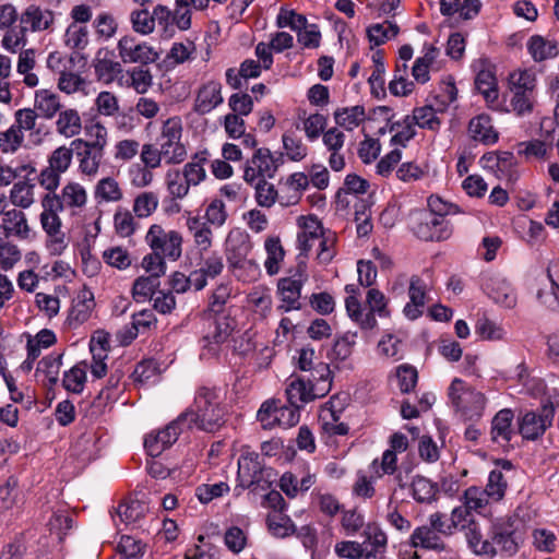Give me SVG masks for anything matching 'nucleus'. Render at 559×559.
<instances>
[{
	"label": "nucleus",
	"instance_id": "nucleus-1",
	"mask_svg": "<svg viewBox=\"0 0 559 559\" xmlns=\"http://www.w3.org/2000/svg\"><path fill=\"white\" fill-rule=\"evenodd\" d=\"M219 389L201 386L197 390L193 404L182 414H187L186 428L214 432L225 423V407L222 404Z\"/></svg>",
	"mask_w": 559,
	"mask_h": 559
},
{
	"label": "nucleus",
	"instance_id": "nucleus-2",
	"mask_svg": "<svg viewBox=\"0 0 559 559\" xmlns=\"http://www.w3.org/2000/svg\"><path fill=\"white\" fill-rule=\"evenodd\" d=\"M318 377L305 379L292 374L286 380L285 395L287 403L304 408L306 404L317 399L324 397L332 388L331 369L328 364L317 367Z\"/></svg>",
	"mask_w": 559,
	"mask_h": 559
},
{
	"label": "nucleus",
	"instance_id": "nucleus-3",
	"mask_svg": "<svg viewBox=\"0 0 559 559\" xmlns=\"http://www.w3.org/2000/svg\"><path fill=\"white\" fill-rule=\"evenodd\" d=\"M527 531L528 526L519 511L511 516L495 520L490 526L489 537L496 555L499 552L508 557L514 556L523 545Z\"/></svg>",
	"mask_w": 559,
	"mask_h": 559
},
{
	"label": "nucleus",
	"instance_id": "nucleus-4",
	"mask_svg": "<svg viewBox=\"0 0 559 559\" xmlns=\"http://www.w3.org/2000/svg\"><path fill=\"white\" fill-rule=\"evenodd\" d=\"M449 399L457 413L466 420L479 419L485 411V395L455 378L448 390Z\"/></svg>",
	"mask_w": 559,
	"mask_h": 559
},
{
	"label": "nucleus",
	"instance_id": "nucleus-5",
	"mask_svg": "<svg viewBox=\"0 0 559 559\" xmlns=\"http://www.w3.org/2000/svg\"><path fill=\"white\" fill-rule=\"evenodd\" d=\"M182 122L179 117L168 118L162 126L157 145L165 155V163L176 165L182 163L187 157V150L181 143Z\"/></svg>",
	"mask_w": 559,
	"mask_h": 559
},
{
	"label": "nucleus",
	"instance_id": "nucleus-6",
	"mask_svg": "<svg viewBox=\"0 0 559 559\" xmlns=\"http://www.w3.org/2000/svg\"><path fill=\"white\" fill-rule=\"evenodd\" d=\"M144 239L151 251L167 257L169 261H177L182 254V236L175 229L166 230L162 225L153 224Z\"/></svg>",
	"mask_w": 559,
	"mask_h": 559
},
{
	"label": "nucleus",
	"instance_id": "nucleus-7",
	"mask_svg": "<svg viewBox=\"0 0 559 559\" xmlns=\"http://www.w3.org/2000/svg\"><path fill=\"white\" fill-rule=\"evenodd\" d=\"M554 417L555 406L551 402L537 409L526 411L518 418L519 433L525 440H537L551 427Z\"/></svg>",
	"mask_w": 559,
	"mask_h": 559
},
{
	"label": "nucleus",
	"instance_id": "nucleus-8",
	"mask_svg": "<svg viewBox=\"0 0 559 559\" xmlns=\"http://www.w3.org/2000/svg\"><path fill=\"white\" fill-rule=\"evenodd\" d=\"M412 231L424 241H441L451 235L449 222L445 218L424 211L412 215Z\"/></svg>",
	"mask_w": 559,
	"mask_h": 559
},
{
	"label": "nucleus",
	"instance_id": "nucleus-9",
	"mask_svg": "<svg viewBox=\"0 0 559 559\" xmlns=\"http://www.w3.org/2000/svg\"><path fill=\"white\" fill-rule=\"evenodd\" d=\"M282 163V155L275 157L266 147L257 148L246 163L243 179L253 185L257 180L273 178Z\"/></svg>",
	"mask_w": 559,
	"mask_h": 559
},
{
	"label": "nucleus",
	"instance_id": "nucleus-10",
	"mask_svg": "<svg viewBox=\"0 0 559 559\" xmlns=\"http://www.w3.org/2000/svg\"><path fill=\"white\" fill-rule=\"evenodd\" d=\"M187 414H180L165 428L151 431L144 439V448L152 457L160 455L171 447L186 428Z\"/></svg>",
	"mask_w": 559,
	"mask_h": 559
},
{
	"label": "nucleus",
	"instance_id": "nucleus-11",
	"mask_svg": "<svg viewBox=\"0 0 559 559\" xmlns=\"http://www.w3.org/2000/svg\"><path fill=\"white\" fill-rule=\"evenodd\" d=\"M117 49L123 63L146 66L159 59V52L153 46L130 35L119 39Z\"/></svg>",
	"mask_w": 559,
	"mask_h": 559
},
{
	"label": "nucleus",
	"instance_id": "nucleus-12",
	"mask_svg": "<svg viewBox=\"0 0 559 559\" xmlns=\"http://www.w3.org/2000/svg\"><path fill=\"white\" fill-rule=\"evenodd\" d=\"M397 457L393 451H384L381 462L373 460L366 471L359 472L354 489H373L377 479L384 475H392L396 471Z\"/></svg>",
	"mask_w": 559,
	"mask_h": 559
},
{
	"label": "nucleus",
	"instance_id": "nucleus-13",
	"mask_svg": "<svg viewBox=\"0 0 559 559\" xmlns=\"http://www.w3.org/2000/svg\"><path fill=\"white\" fill-rule=\"evenodd\" d=\"M74 153L79 160V168L82 174L88 177H95L105 156V147L92 145L84 139L78 138L71 142Z\"/></svg>",
	"mask_w": 559,
	"mask_h": 559
},
{
	"label": "nucleus",
	"instance_id": "nucleus-14",
	"mask_svg": "<svg viewBox=\"0 0 559 559\" xmlns=\"http://www.w3.org/2000/svg\"><path fill=\"white\" fill-rule=\"evenodd\" d=\"M559 265L554 263L547 269L546 274L537 278L536 299L552 311L559 310Z\"/></svg>",
	"mask_w": 559,
	"mask_h": 559
},
{
	"label": "nucleus",
	"instance_id": "nucleus-15",
	"mask_svg": "<svg viewBox=\"0 0 559 559\" xmlns=\"http://www.w3.org/2000/svg\"><path fill=\"white\" fill-rule=\"evenodd\" d=\"M209 331L202 337L203 350L217 356L221 346L226 343L234 331V320L229 316L212 318Z\"/></svg>",
	"mask_w": 559,
	"mask_h": 559
},
{
	"label": "nucleus",
	"instance_id": "nucleus-16",
	"mask_svg": "<svg viewBox=\"0 0 559 559\" xmlns=\"http://www.w3.org/2000/svg\"><path fill=\"white\" fill-rule=\"evenodd\" d=\"M227 262L231 267H242L252 249L250 236L240 228L231 229L225 241Z\"/></svg>",
	"mask_w": 559,
	"mask_h": 559
},
{
	"label": "nucleus",
	"instance_id": "nucleus-17",
	"mask_svg": "<svg viewBox=\"0 0 559 559\" xmlns=\"http://www.w3.org/2000/svg\"><path fill=\"white\" fill-rule=\"evenodd\" d=\"M345 140V133L337 127H332L323 133L322 142L330 153L328 163L330 168L334 171H342L346 166L345 155L343 153Z\"/></svg>",
	"mask_w": 559,
	"mask_h": 559
},
{
	"label": "nucleus",
	"instance_id": "nucleus-18",
	"mask_svg": "<svg viewBox=\"0 0 559 559\" xmlns=\"http://www.w3.org/2000/svg\"><path fill=\"white\" fill-rule=\"evenodd\" d=\"M305 280L298 277H285L278 281L277 293L281 297V305L277 307L283 312L301 309L300 297Z\"/></svg>",
	"mask_w": 559,
	"mask_h": 559
},
{
	"label": "nucleus",
	"instance_id": "nucleus-19",
	"mask_svg": "<svg viewBox=\"0 0 559 559\" xmlns=\"http://www.w3.org/2000/svg\"><path fill=\"white\" fill-rule=\"evenodd\" d=\"M428 285L419 275H412L408 285L409 301L404 306L403 313L409 320H416L423 314L426 305Z\"/></svg>",
	"mask_w": 559,
	"mask_h": 559
},
{
	"label": "nucleus",
	"instance_id": "nucleus-20",
	"mask_svg": "<svg viewBox=\"0 0 559 559\" xmlns=\"http://www.w3.org/2000/svg\"><path fill=\"white\" fill-rule=\"evenodd\" d=\"M23 32H44L51 28L55 22V13L48 9H41L39 5H28L20 17Z\"/></svg>",
	"mask_w": 559,
	"mask_h": 559
},
{
	"label": "nucleus",
	"instance_id": "nucleus-21",
	"mask_svg": "<svg viewBox=\"0 0 559 559\" xmlns=\"http://www.w3.org/2000/svg\"><path fill=\"white\" fill-rule=\"evenodd\" d=\"M223 100L222 84L218 81H209L199 87L193 110L199 115H206L219 106Z\"/></svg>",
	"mask_w": 559,
	"mask_h": 559
},
{
	"label": "nucleus",
	"instance_id": "nucleus-22",
	"mask_svg": "<svg viewBox=\"0 0 559 559\" xmlns=\"http://www.w3.org/2000/svg\"><path fill=\"white\" fill-rule=\"evenodd\" d=\"M365 559H383L388 546V536L384 531L373 522L367 523L364 532Z\"/></svg>",
	"mask_w": 559,
	"mask_h": 559
},
{
	"label": "nucleus",
	"instance_id": "nucleus-23",
	"mask_svg": "<svg viewBox=\"0 0 559 559\" xmlns=\"http://www.w3.org/2000/svg\"><path fill=\"white\" fill-rule=\"evenodd\" d=\"M45 198L57 204L61 211L66 207H82L87 199L85 189L78 182H69L62 188L60 194L47 193Z\"/></svg>",
	"mask_w": 559,
	"mask_h": 559
},
{
	"label": "nucleus",
	"instance_id": "nucleus-24",
	"mask_svg": "<svg viewBox=\"0 0 559 559\" xmlns=\"http://www.w3.org/2000/svg\"><path fill=\"white\" fill-rule=\"evenodd\" d=\"M514 414L510 408L500 409L491 420V440L498 444L507 445L515 435L513 428Z\"/></svg>",
	"mask_w": 559,
	"mask_h": 559
},
{
	"label": "nucleus",
	"instance_id": "nucleus-25",
	"mask_svg": "<svg viewBox=\"0 0 559 559\" xmlns=\"http://www.w3.org/2000/svg\"><path fill=\"white\" fill-rule=\"evenodd\" d=\"M467 130L474 141L485 145H492L499 139V134L492 126L490 116L486 114H480L472 118L468 122Z\"/></svg>",
	"mask_w": 559,
	"mask_h": 559
},
{
	"label": "nucleus",
	"instance_id": "nucleus-26",
	"mask_svg": "<svg viewBox=\"0 0 559 559\" xmlns=\"http://www.w3.org/2000/svg\"><path fill=\"white\" fill-rule=\"evenodd\" d=\"M526 48L535 62L554 59L559 55L558 41L538 34L528 38Z\"/></svg>",
	"mask_w": 559,
	"mask_h": 559
},
{
	"label": "nucleus",
	"instance_id": "nucleus-27",
	"mask_svg": "<svg viewBox=\"0 0 559 559\" xmlns=\"http://www.w3.org/2000/svg\"><path fill=\"white\" fill-rule=\"evenodd\" d=\"M481 8L479 0H440V13L443 16L459 14L462 20H472Z\"/></svg>",
	"mask_w": 559,
	"mask_h": 559
},
{
	"label": "nucleus",
	"instance_id": "nucleus-28",
	"mask_svg": "<svg viewBox=\"0 0 559 559\" xmlns=\"http://www.w3.org/2000/svg\"><path fill=\"white\" fill-rule=\"evenodd\" d=\"M264 466L260 462L259 453L251 451L249 447H242L240 456L238 459V481L237 487L248 485L252 481L254 475L258 474Z\"/></svg>",
	"mask_w": 559,
	"mask_h": 559
},
{
	"label": "nucleus",
	"instance_id": "nucleus-29",
	"mask_svg": "<svg viewBox=\"0 0 559 559\" xmlns=\"http://www.w3.org/2000/svg\"><path fill=\"white\" fill-rule=\"evenodd\" d=\"M94 70L98 81L109 84L121 73V64L111 58V52L106 49L98 50L94 59Z\"/></svg>",
	"mask_w": 559,
	"mask_h": 559
},
{
	"label": "nucleus",
	"instance_id": "nucleus-30",
	"mask_svg": "<svg viewBox=\"0 0 559 559\" xmlns=\"http://www.w3.org/2000/svg\"><path fill=\"white\" fill-rule=\"evenodd\" d=\"M95 307L94 295L90 290L81 292L73 299L68 321L71 326L80 325L86 322Z\"/></svg>",
	"mask_w": 559,
	"mask_h": 559
},
{
	"label": "nucleus",
	"instance_id": "nucleus-31",
	"mask_svg": "<svg viewBox=\"0 0 559 559\" xmlns=\"http://www.w3.org/2000/svg\"><path fill=\"white\" fill-rule=\"evenodd\" d=\"M411 545L414 548H423L441 552L447 550V545L441 536L428 526H419L415 528L411 535Z\"/></svg>",
	"mask_w": 559,
	"mask_h": 559
},
{
	"label": "nucleus",
	"instance_id": "nucleus-32",
	"mask_svg": "<svg viewBox=\"0 0 559 559\" xmlns=\"http://www.w3.org/2000/svg\"><path fill=\"white\" fill-rule=\"evenodd\" d=\"M148 511V503L138 496H128L117 508V513L122 522L135 523L145 516Z\"/></svg>",
	"mask_w": 559,
	"mask_h": 559
},
{
	"label": "nucleus",
	"instance_id": "nucleus-33",
	"mask_svg": "<svg viewBox=\"0 0 559 559\" xmlns=\"http://www.w3.org/2000/svg\"><path fill=\"white\" fill-rule=\"evenodd\" d=\"M34 107L40 117L51 119L61 111L60 97L50 90H38L35 93Z\"/></svg>",
	"mask_w": 559,
	"mask_h": 559
},
{
	"label": "nucleus",
	"instance_id": "nucleus-34",
	"mask_svg": "<svg viewBox=\"0 0 559 559\" xmlns=\"http://www.w3.org/2000/svg\"><path fill=\"white\" fill-rule=\"evenodd\" d=\"M57 132L67 138H74L82 131V119L76 109L67 108L59 112L56 120Z\"/></svg>",
	"mask_w": 559,
	"mask_h": 559
},
{
	"label": "nucleus",
	"instance_id": "nucleus-35",
	"mask_svg": "<svg viewBox=\"0 0 559 559\" xmlns=\"http://www.w3.org/2000/svg\"><path fill=\"white\" fill-rule=\"evenodd\" d=\"M480 68L475 78V86L477 91L484 96L485 100L490 104L498 99L497 79L493 70L485 66Z\"/></svg>",
	"mask_w": 559,
	"mask_h": 559
},
{
	"label": "nucleus",
	"instance_id": "nucleus-36",
	"mask_svg": "<svg viewBox=\"0 0 559 559\" xmlns=\"http://www.w3.org/2000/svg\"><path fill=\"white\" fill-rule=\"evenodd\" d=\"M3 229L7 238L14 235L21 239H26L29 236V227L25 214L15 209L3 213Z\"/></svg>",
	"mask_w": 559,
	"mask_h": 559
},
{
	"label": "nucleus",
	"instance_id": "nucleus-37",
	"mask_svg": "<svg viewBox=\"0 0 559 559\" xmlns=\"http://www.w3.org/2000/svg\"><path fill=\"white\" fill-rule=\"evenodd\" d=\"M333 116L335 123L347 131H353L367 119L365 107L361 105L338 108Z\"/></svg>",
	"mask_w": 559,
	"mask_h": 559
},
{
	"label": "nucleus",
	"instance_id": "nucleus-38",
	"mask_svg": "<svg viewBox=\"0 0 559 559\" xmlns=\"http://www.w3.org/2000/svg\"><path fill=\"white\" fill-rule=\"evenodd\" d=\"M187 227L192 235L194 245L201 252L207 251L212 247L213 231L207 223H203L200 217L193 216L187 219Z\"/></svg>",
	"mask_w": 559,
	"mask_h": 559
},
{
	"label": "nucleus",
	"instance_id": "nucleus-39",
	"mask_svg": "<svg viewBox=\"0 0 559 559\" xmlns=\"http://www.w3.org/2000/svg\"><path fill=\"white\" fill-rule=\"evenodd\" d=\"M282 144L285 151V155L292 162H301L308 155V146L297 134V130H286L282 135Z\"/></svg>",
	"mask_w": 559,
	"mask_h": 559
},
{
	"label": "nucleus",
	"instance_id": "nucleus-40",
	"mask_svg": "<svg viewBox=\"0 0 559 559\" xmlns=\"http://www.w3.org/2000/svg\"><path fill=\"white\" fill-rule=\"evenodd\" d=\"M465 537L468 547L474 554L488 556L490 558L496 556V551L491 546V540L483 539L480 530L474 521H471V524L467 526Z\"/></svg>",
	"mask_w": 559,
	"mask_h": 559
},
{
	"label": "nucleus",
	"instance_id": "nucleus-41",
	"mask_svg": "<svg viewBox=\"0 0 559 559\" xmlns=\"http://www.w3.org/2000/svg\"><path fill=\"white\" fill-rule=\"evenodd\" d=\"M205 163L206 157L203 156V154H195L192 159L182 167L181 173L183 174V177H186V182H188V185L197 187L205 180Z\"/></svg>",
	"mask_w": 559,
	"mask_h": 559
},
{
	"label": "nucleus",
	"instance_id": "nucleus-42",
	"mask_svg": "<svg viewBox=\"0 0 559 559\" xmlns=\"http://www.w3.org/2000/svg\"><path fill=\"white\" fill-rule=\"evenodd\" d=\"M490 298L498 305L512 309L516 306L518 296L515 289L507 281H498L489 293Z\"/></svg>",
	"mask_w": 559,
	"mask_h": 559
},
{
	"label": "nucleus",
	"instance_id": "nucleus-43",
	"mask_svg": "<svg viewBox=\"0 0 559 559\" xmlns=\"http://www.w3.org/2000/svg\"><path fill=\"white\" fill-rule=\"evenodd\" d=\"M266 525L269 532L278 538L287 537L295 532V525L285 512L269 513Z\"/></svg>",
	"mask_w": 559,
	"mask_h": 559
},
{
	"label": "nucleus",
	"instance_id": "nucleus-44",
	"mask_svg": "<svg viewBox=\"0 0 559 559\" xmlns=\"http://www.w3.org/2000/svg\"><path fill=\"white\" fill-rule=\"evenodd\" d=\"M43 212L40 213V225L46 234L62 230V222L58 213L62 212L57 204L51 203L45 197L41 200Z\"/></svg>",
	"mask_w": 559,
	"mask_h": 559
},
{
	"label": "nucleus",
	"instance_id": "nucleus-45",
	"mask_svg": "<svg viewBox=\"0 0 559 559\" xmlns=\"http://www.w3.org/2000/svg\"><path fill=\"white\" fill-rule=\"evenodd\" d=\"M267 258L264 262L269 275H275L280 271V262L283 261L285 252L281 240L277 237H270L265 240Z\"/></svg>",
	"mask_w": 559,
	"mask_h": 559
},
{
	"label": "nucleus",
	"instance_id": "nucleus-46",
	"mask_svg": "<svg viewBox=\"0 0 559 559\" xmlns=\"http://www.w3.org/2000/svg\"><path fill=\"white\" fill-rule=\"evenodd\" d=\"M165 182L171 199L181 200L189 194L191 186L186 182V177H183L181 170L169 169L165 175Z\"/></svg>",
	"mask_w": 559,
	"mask_h": 559
},
{
	"label": "nucleus",
	"instance_id": "nucleus-47",
	"mask_svg": "<svg viewBox=\"0 0 559 559\" xmlns=\"http://www.w3.org/2000/svg\"><path fill=\"white\" fill-rule=\"evenodd\" d=\"M62 366V354H50L41 358L37 366V372L44 373L49 386H53L59 380Z\"/></svg>",
	"mask_w": 559,
	"mask_h": 559
},
{
	"label": "nucleus",
	"instance_id": "nucleus-48",
	"mask_svg": "<svg viewBox=\"0 0 559 559\" xmlns=\"http://www.w3.org/2000/svg\"><path fill=\"white\" fill-rule=\"evenodd\" d=\"M158 195L153 191H144L138 194L133 202V213L139 218L151 216L158 206Z\"/></svg>",
	"mask_w": 559,
	"mask_h": 559
},
{
	"label": "nucleus",
	"instance_id": "nucleus-49",
	"mask_svg": "<svg viewBox=\"0 0 559 559\" xmlns=\"http://www.w3.org/2000/svg\"><path fill=\"white\" fill-rule=\"evenodd\" d=\"M504 491H464V506L471 513L475 511L481 513V510L487 506L489 497H495L497 500L503 498Z\"/></svg>",
	"mask_w": 559,
	"mask_h": 559
},
{
	"label": "nucleus",
	"instance_id": "nucleus-50",
	"mask_svg": "<svg viewBox=\"0 0 559 559\" xmlns=\"http://www.w3.org/2000/svg\"><path fill=\"white\" fill-rule=\"evenodd\" d=\"M119 183L111 177L100 179L95 187V198L105 202H118L122 199Z\"/></svg>",
	"mask_w": 559,
	"mask_h": 559
},
{
	"label": "nucleus",
	"instance_id": "nucleus-51",
	"mask_svg": "<svg viewBox=\"0 0 559 559\" xmlns=\"http://www.w3.org/2000/svg\"><path fill=\"white\" fill-rule=\"evenodd\" d=\"M399 26L391 22L377 23L368 27L367 34L369 40L376 46L384 44L399 34Z\"/></svg>",
	"mask_w": 559,
	"mask_h": 559
},
{
	"label": "nucleus",
	"instance_id": "nucleus-52",
	"mask_svg": "<svg viewBox=\"0 0 559 559\" xmlns=\"http://www.w3.org/2000/svg\"><path fill=\"white\" fill-rule=\"evenodd\" d=\"M34 189L35 185L26 181L14 183L10 192L11 202L22 209L29 207L34 203Z\"/></svg>",
	"mask_w": 559,
	"mask_h": 559
},
{
	"label": "nucleus",
	"instance_id": "nucleus-53",
	"mask_svg": "<svg viewBox=\"0 0 559 559\" xmlns=\"http://www.w3.org/2000/svg\"><path fill=\"white\" fill-rule=\"evenodd\" d=\"M409 119L414 126L417 124L423 129L437 130L440 127V120L432 106L415 108Z\"/></svg>",
	"mask_w": 559,
	"mask_h": 559
},
{
	"label": "nucleus",
	"instance_id": "nucleus-54",
	"mask_svg": "<svg viewBox=\"0 0 559 559\" xmlns=\"http://www.w3.org/2000/svg\"><path fill=\"white\" fill-rule=\"evenodd\" d=\"M229 298V292L226 286H218L212 294L204 317L207 320L223 317L225 314V305Z\"/></svg>",
	"mask_w": 559,
	"mask_h": 559
},
{
	"label": "nucleus",
	"instance_id": "nucleus-55",
	"mask_svg": "<svg viewBox=\"0 0 559 559\" xmlns=\"http://www.w3.org/2000/svg\"><path fill=\"white\" fill-rule=\"evenodd\" d=\"M549 146L542 140H530L518 144V154L525 159H545L548 155Z\"/></svg>",
	"mask_w": 559,
	"mask_h": 559
},
{
	"label": "nucleus",
	"instance_id": "nucleus-56",
	"mask_svg": "<svg viewBox=\"0 0 559 559\" xmlns=\"http://www.w3.org/2000/svg\"><path fill=\"white\" fill-rule=\"evenodd\" d=\"M73 153L74 150L71 144L70 146L62 145L57 147L48 157V166L64 174L71 166Z\"/></svg>",
	"mask_w": 559,
	"mask_h": 559
},
{
	"label": "nucleus",
	"instance_id": "nucleus-57",
	"mask_svg": "<svg viewBox=\"0 0 559 559\" xmlns=\"http://www.w3.org/2000/svg\"><path fill=\"white\" fill-rule=\"evenodd\" d=\"M328 117L316 112L304 119V131L308 141L313 142L326 131Z\"/></svg>",
	"mask_w": 559,
	"mask_h": 559
},
{
	"label": "nucleus",
	"instance_id": "nucleus-58",
	"mask_svg": "<svg viewBox=\"0 0 559 559\" xmlns=\"http://www.w3.org/2000/svg\"><path fill=\"white\" fill-rule=\"evenodd\" d=\"M85 381V369L80 365H75L70 370L64 372L62 385L67 391L79 394L83 391Z\"/></svg>",
	"mask_w": 559,
	"mask_h": 559
},
{
	"label": "nucleus",
	"instance_id": "nucleus-59",
	"mask_svg": "<svg viewBox=\"0 0 559 559\" xmlns=\"http://www.w3.org/2000/svg\"><path fill=\"white\" fill-rule=\"evenodd\" d=\"M64 43L71 49H84L88 45L87 27L71 23L66 31Z\"/></svg>",
	"mask_w": 559,
	"mask_h": 559
},
{
	"label": "nucleus",
	"instance_id": "nucleus-60",
	"mask_svg": "<svg viewBox=\"0 0 559 559\" xmlns=\"http://www.w3.org/2000/svg\"><path fill=\"white\" fill-rule=\"evenodd\" d=\"M24 143V134L13 124L5 131L0 132V151L4 154H13Z\"/></svg>",
	"mask_w": 559,
	"mask_h": 559
},
{
	"label": "nucleus",
	"instance_id": "nucleus-61",
	"mask_svg": "<svg viewBox=\"0 0 559 559\" xmlns=\"http://www.w3.org/2000/svg\"><path fill=\"white\" fill-rule=\"evenodd\" d=\"M204 218V223H207V225L216 228L222 227L228 218L225 203L221 199L212 200L205 209Z\"/></svg>",
	"mask_w": 559,
	"mask_h": 559
},
{
	"label": "nucleus",
	"instance_id": "nucleus-62",
	"mask_svg": "<svg viewBox=\"0 0 559 559\" xmlns=\"http://www.w3.org/2000/svg\"><path fill=\"white\" fill-rule=\"evenodd\" d=\"M357 333L347 332L342 336L337 337L332 347V358L344 361L353 353V348L356 344Z\"/></svg>",
	"mask_w": 559,
	"mask_h": 559
},
{
	"label": "nucleus",
	"instance_id": "nucleus-63",
	"mask_svg": "<svg viewBox=\"0 0 559 559\" xmlns=\"http://www.w3.org/2000/svg\"><path fill=\"white\" fill-rule=\"evenodd\" d=\"M509 83L513 92L533 93L536 85V76L530 70H518L510 74Z\"/></svg>",
	"mask_w": 559,
	"mask_h": 559
},
{
	"label": "nucleus",
	"instance_id": "nucleus-64",
	"mask_svg": "<svg viewBox=\"0 0 559 559\" xmlns=\"http://www.w3.org/2000/svg\"><path fill=\"white\" fill-rule=\"evenodd\" d=\"M145 545L141 539H136L129 535H122L118 545V552L126 559L140 558L144 554Z\"/></svg>",
	"mask_w": 559,
	"mask_h": 559
}]
</instances>
